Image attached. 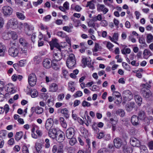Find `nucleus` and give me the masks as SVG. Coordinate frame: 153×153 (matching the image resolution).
I'll list each match as a JSON object with an SVG mask.
<instances>
[{
	"label": "nucleus",
	"instance_id": "nucleus-38",
	"mask_svg": "<svg viewBox=\"0 0 153 153\" xmlns=\"http://www.w3.org/2000/svg\"><path fill=\"white\" fill-rule=\"evenodd\" d=\"M123 151L125 153H131L132 152V149L130 147H125L123 149Z\"/></svg>",
	"mask_w": 153,
	"mask_h": 153
},
{
	"label": "nucleus",
	"instance_id": "nucleus-19",
	"mask_svg": "<svg viewBox=\"0 0 153 153\" xmlns=\"http://www.w3.org/2000/svg\"><path fill=\"white\" fill-rule=\"evenodd\" d=\"M43 64L45 68H49L51 66V61L48 59H45L43 62Z\"/></svg>",
	"mask_w": 153,
	"mask_h": 153
},
{
	"label": "nucleus",
	"instance_id": "nucleus-50",
	"mask_svg": "<svg viewBox=\"0 0 153 153\" xmlns=\"http://www.w3.org/2000/svg\"><path fill=\"white\" fill-rule=\"evenodd\" d=\"M123 66L125 68V69L128 71H130V67L129 65L125 62H123Z\"/></svg>",
	"mask_w": 153,
	"mask_h": 153
},
{
	"label": "nucleus",
	"instance_id": "nucleus-45",
	"mask_svg": "<svg viewBox=\"0 0 153 153\" xmlns=\"http://www.w3.org/2000/svg\"><path fill=\"white\" fill-rule=\"evenodd\" d=\"M70 139V140L69 141V143L71 146L74 145L76 142V140L75 137H72Z\"/></svg>",
	"mask_w": 153,
	"mask_h": 153
},
{
	"label": "nucleus",
	"instance_id": "nucleus-9",
	"mask_svg": "<svg viewBox=\"0 0 153 153\" xmlns=\"http://www.w3.org/2000/svg\"><path fill=\"white\" fill-rule=\"evenodd\" d=\"M141 93L143 96L146 98H149L152 94L150 91L146 87H143L141 89Z\"/></svg>",
	"mask_w": 153,
	"mask_h": 153
},
{
	"label": "nucleus",
	"instance_id": "nucleus-7",
	"mask_svg": "<svg viewBox=\"0 0 153 153\" xmlns=\"http://www.w3.org/2000/svg\"><path fill=\"white\" fill-rule=\"evenodd\" d=\"M53 56L54 61L57 62L60 60L62 58V55L61 51V49L59 50L54 49L53 53Z\"/></svg>",
	"mask_w": 153,
	"mask_h": 153
},
{
	"label": "nucleus",
	"instance_id": "nucleus-10",
	"mask_svg": "<svg viewBox=\"0 0 153 153\" xmlns=\"http://www.w3.org/2000/svg\"><path fill=\"white\" fill-rule=\"evenodd\" d=\"M24 30L25 33L28 35H30L31 34V31L33 30V27L32 26L29 25L27 23H24Z\"/></svg>",
	"mask_w": 153,
	"mask_h": 153
},
{
	"label": "nucleus",
	"instance_id": "nucleus-17",
	"mask_svg": "<svg viewBox=\"0 0 153 153\" xmlns=\"http://www.w3.org/2000/svg\"><path fill=\"white\" fill-rule=\"evenodd\" d=\"M114 146L117 148H119L122 146V142L121 140L119 138H115L114 140Z\"/></svg>",
	"mask_w": 153,
	"mask_h": 153
},
{
	"label": "nucleus",
	"instance_id": "nucleus-56",
	"mask_svg": "<svg viewBox=\"0 0 153 153\" xmlns=\"http://www.w3.org/2000/svg\"><path fill=\"white\" fill-rule=\"evenodd\" d=\"M91 104L86 101L85 100H84L82 103V105L83 107H89L91 106Z\"/></svg>",
	"mask_w": 153,
	"mask_h": 153
},
{
	"label": "nucleus",
	"instance_id": "nucleus-14",
	"mask_svg": "<svg viewBox=\"0 0 153 153\" xmlns=\"http://www.w3.org/2000/svg\"><path fill=\"white\" fill-rule=\"evenodd\" d=\"M7 39L12 38L14 40H16L18 37V36L16 33L14 31L7 32Z\"/></svg>",
	"mask_w": 153,
	"mask_h": 153
},
{
	"label": "nucleus",
	"instance_id": "nucleus-51",
	"mask_svg": "<svg viewBox=\"0 0 153 153\" xmlns=\"http://www.w3.org/2000/svg\"><path fill=\"white\" fill-rule=\"evenodd\" d=\"M62 74L65 78L68 75V72L67 70L63 68H62Z\"/></svg>",
	"mask_w": 153,
	"mask_h": 153
},
{
	"label": "nucleus",
	"instance_id": "nucleus-15",
	"mask_svg": "<svg viewBox=\"0 0 153 153\" xmlns=\"http://www.w3.org/2000/svg\"><path fill=\"white\" fill-rule=\"evenodd\" d=\"M53 121L51 118L48 119L46 121L45 124V127L46 129L48 130H50L53 125Z\"/></svg>",
	"mask_w": 153,
	"mask_h": 153
},
{
	"label": "nucleus",
	"instance_id": "nucleus-34",
	"mask_svg": "<svg viewBox=\"0 0 153 153\" xmlns=\"http://www.w3.org/2000/svg\"><path fill=\"white\" fill-rule=\"evenodd\" d=\"M116 114L120 116L123 117L125 115V112L122 109H119L117 110L116 112Z\"/></svg>",
	"mask_w": 153,
	"mask_h": 153
},
{
	"label": "nucleus",
	"instance_id": "nucleus-55",
	"mask_svg": "<svg viewBox=\"0 0 153 153\" xmlns=\"http://www.w3.org/2000/svg\"><path fill=\"white\" fill-rule=\"evenodd\" d=\"M56 35L58 36H60L62 38H65L66 36V34L62 31L58 32Z\"/></svg>",
	"mask_w": 153,
	"mask_h": 153
},
{
	"label": "nucleus",
	"instance_id": "nucleus-2",
	"mask_svg": "<svg viewBox=\"0 0 153 153\" xmlns=\"http://www.w3.org/2000/svg\"><path fill=\"white\" fill-rule=\"evenodd\" d=\"M11 46V47L8 50L9 54L11 56L15 57L18 56L19 53V51L16 47V43L12 44Z\"/></svg>",
	"mask_w": 153,
	"mask_h": 153
},
{
	"label": "nucleus",
	"instance_id": "nucleus-3",
	"mask_svg": "<svg viewBox=\"0 0 153 153\" xmlns=\"http://www.w3.org/2000/svg\"><path fill=\"white\" fill-rule=\"evenodd\" d=\"M18 24V21L16 19L12 18L9 20L7 23V29H15L17 27Z\"/></svg>",
	"mask_w": 153,
	"mask_h": 153
},
{
	"label": "nucleus",
	"instance_id": "nucleus-64",
	"mask_svg": "<svg viewBox=\"0 0 153 153\" xmlns=\"http://www.w3.org/2000/svg\"><path fill=\"white\" fill-rule=\"evenodd\" d=\"M58 147L57 145H54L53 146L52 149V152L53 153H56L58 150Z\"/></svg>",
	"mask_w": 153,
	"mask_h": 153
},
{
	"label": "nucleus",
	"instance_id": "nucleus-22",
	"mask_svg": "<svg viewBox=\"0 0 153 153\" xmlns=\"http://www.w3.org/2000/svg\"><path fill=\"white\" fill-rule=\"evenodd\" d=\"M6 50L5 45L2 43H0V56H4Z\"/></svg>",
	"mask_w": 153,
	"mask_h": 153
},
{
	"label": "nucleus",
	"instance_id": "nucleus-37",
	"mask_svg": "<svg viewBox=\"0 0 153 153\" xmlns=\"http://www.w3.org/2000/svg\"><path fill=\"white\" fill-rule=\"evenodd\" d=\"M73 26H64L63 27V29L68 33H71L72 32L71 29L73 28Z\"/></svg>",
	"mask_w": 153,
	"mask_h": 153
},
{
	"label": "nucleus",
	"instance_id": "nucleus-57",
	"mask_svg": "<svg viewBox=\"0 0 153 153\" xmlns=\"http://www.w3.org/2000/svg\"><path fill=\"white\" fill-rule=\"evenodd\" d=\"M104 8L105 6L103 5L99 4L97 6V9L99 11H102Z\"/></svg>",
	"mask_w": 153,
	"mask_h": 153
},
{
	"label": "nucleus",
	"instance_id": "nucleus-28",
	"mask_svg": "<svg viewBox=\"0 0 153 153\" xmlns=\"http://www.w3.org/2000/svg\"><path fill=\"white\" fill-rule=\"evenodd\" d=\"M23 48H21L19 49V53L21 54H25L26 55L27 52V46H23Z\"/></svg>",
	"mask_w": 153,
	"mask_h": 153
},
{
	"label": "nucleus",
	"instance_id": "nucleus-4",
	"mask_svg": "<svg viewBox=\"0 0 153 153\" xmlns=\"http://www.w3.org/2000/svg\"><path fill=\"white\" fill-rule=\"evenodd\" d=\"M123 100L126 101L131 100L133 98V95L131 91L127 90L124 91L122 94Z\"/></svg>",
	"mask_w": 153,
	"mask_h": 153
},
{
	"label": "nucleus",
	"instance_id": "nucleus-18",
	"mask_svg": "<svg viewBox=\"0 0 153 153\" xmlns=\"http://www.w3.org/2000/svg\"><path fill=\"white\" fill-rule=\"evenodd\" d=\"M58 90V85L56 83H53L51 84L49 86V91L54 92L57 91Z\"/></svg>",
	"mask_w": 153,
	"mask_h": 153
},
{
	"label": "nucleus",
	"instance_id": "nucleus-21",
	"mask_svg": "<svg viewBox=\"0 0 153 153\" xmlns=\"http://www.w3.org/2000/svg\"><path fill=\"white\" fill-rule=\"evenodd\" d=\"M52 68L55 71H59L60 69V66L59 65L56 61L54 60H52L51 62V66Z\"/></svg>",
	"mask_w": 153,
	"mask_h": 153
},
{
	"label": "nucleus",
	"instance_id": "nucleus-30",
	"mask_svg": "<svg viewBox=\"0 0 153 153\" xmlns=\"http://www.w3.org/2000/svg\"><path fill=\"white\" fill-rule=\"evenodd\" d=\"M35 110L37 114H40L43 112V109L42 108L39 106H37L35 108Z\"/></svg>",
	"mask_w": 153,
	"mask_h": 153
},
{
	"label": "nucleus",
	"instance_id": "nucleus-41",
	"mask_svg": "<svg viewBox=\"0 0 153 153\" xmlns=\"http://www.w3.org/2000/svg\"><path fill=\"white\" fill-rule=\"evenodd\" d=\"M101 49V46H100L99 44L97 43H95V46L94 47L93 51L94 52H96L100 50Z\"/></svg>",
	"mask_w": 153,
	"mask_h": 153
},
{
	"label": "nucleus",
	"instance_id": "nucleus-8",
	"mask_svg": "<svg viewBox=\"0 0 153 153\" xmlns=\"http://www.w3.org/2000/svg\"><path fill=\"white\" fill-rule=\"evenodd\" d=\"M58 42V40L57 39L55 38L52 39V40L49 42L51 50H52L53 49L54 47L56 48L57 50L61 49V46L59 44Z\"/></svg>",
	"mask_w": 153,
	"mask_h": 153
},
{
	"label": "nucleus",
	"instance_id": "nucleus-60",
	"mask_svg": "<svg viewBox=\"0 0 153 153\" xmlns=\"http://www.w3.org/2000/svg\"><path fill=\"white\" fill-rule=\"evenodd\" d=\"M48 97V95L45 93H42L41 95V98L44 100H46Z\"/></svg>",
	"mask_w": 153,
	"mask_h": 153
},
{
	"label": "nucleus",
	"instance_id": "nucleus-5",
	"mask_svg": "<svg viewBox=\"0 0 153 153\" xmlns=\"http://www.w3.org/2000/svg\"><path fill=\"white\" fill-rule=\"evenodd\" d=\"M36 77L34 73H32L28 76V81L29 85L31 86H34L36 83Z\"/></svg>",
	"mask_w": 153,
	"mask_h": 153
},
{
	"label": "nucleus",
	"instance_id": "nucleus-16",
	"mask_svg": "<svg viewBox=\"0 0 153 153\" xmlns=\"http://www.w3.org/2000/svg\"><path fill=\"white\" fill-rule=\"evenodd\" d=\"M6 87L7 88L6 90L7 92L10 93V94H13L15 92V91L14 89V85L12 84H8L6 85Z\"/></svg>",
	"mask_w": 153,
	"mask_h": 153
},
{
	"label": "nucleus",
	"instance_id": "nucleus-63",
	"mask_svg": "<svg viewBox=\"0 0 153 153\" xmlns=\"http://www.w3.org/2000/svg\"><path fill=\"white\" fill-rule=\"evenodd\" d=\"M4 109L5 114H7L9 110V105L7 104H6L4 106Z\"/></svg>",
	"mask_w": 153,
	"mask_h": 153
},
{
	"label": "nucleus",
	"instance_id": "nucleus-13",
	"mask_svg": "<svg viewBox=\"0 0 153 153\" xmlns=\"http://www.w3.org/2000/svg\"><path fill=\"white\" fill-rule=\"evenodd\" d=\"M74 129L71 127L68 128L66 131V136L67 137L70 139L74 137Z\"/></svg>",
	"mask_w": 153,
	"mask_h": 153
},
{
	"label": "nucleus",
	"instance_id": "nucleus-44",
	"mask_svg": "<svg viewBox=\"0 0 153 153\" xmlns=\"http://www.w3.org/2000/svg\"><path fill=\"white\" fill-rule=\"evenodd\" d=\"M88 25L89 27H92L96 29L95 25L94 22L92 20H90L88 22Z\"/></svg>",
	"mask_w": 153,
	"mask_h": 153
},
{
	"label": "nucleus",
	"instance_id": "nucleus-53",
	"mask_svg": "<svg viewBox=\"0 0 153 153\" xmlns=\"http://www.w3.org/2000/svg\"><path fill=\"white\" fill-rule=\"evenodd\" d=\"M49 131L48 133H52L56 135L58 131H56V129L55 128H53L52 129H50V130H48Z\"/></svg>",
	"mask_w": 153,
	"mask_h": 153
},
{
	"label": "nucleus",
	"instance_id": "nucleus-62",
	"mask_svg": "<svg viewBox=\"0 0 153 153\" xmlns=\"http://www.w3.org/2000/svg\"><path fill=\"white\" fill-rule=\"evenodd\" d=\"M148 145L150 149H153V141H151L149 142Z\"/></svg>",
	"mask_w": 153,
	"mask_h": 153
},
{
	"label": "nucleus",
	"instance_id": "nucleus-49",
	"mask_svg": "<svg viewBox=\"0 0 153 153\" xmlns=\"http://www.w3.org/2000/svg\"><path fill=\"white\" fill-rule=\"evenodd\" d=\"M23 153H29L28 149L25 145H23L22 147Z\"/></svg>",
	"mask_w": 153,
	"mask_h": 153
},
{
	"label": "nucleus",
	"instance_id": "nucleus-20",
	"mask_svg": "<svg viewBox=\"0 0 153 153\" xmlns=\"http://www.w3.org/2000/svg\"><path fill=\"white\" fill-rule=\"evenodd\" d=\"M152 119L153 118L152 117L149 116L147 117L146 116L141 120L143 121V123L145 125L147 126L149 124L150 121H152Z\"/></svg>",
	"mask_w": 153,
	"mask_h": 153
},
{
	"label": "nucleus",
	"instance_id": "nucleus-52",
	"mask_svg": "<svg viewBox=\"0 0 153 153\" xmlns=\"http://www.w3.org/2000/svg\"><path fill=\"white\" fill-rule=\"evenodd\" d=\"M82 92L80 91H77L74 94V96L75 97H79L82 96Z\"/></svg>",
	"mask_w": 153,
	"mask_h": 153
},
{
	"label": "nucleus",
	"instance_id": "nucleus-12",
	"mask_svg": "<svg viewBox=\"0 0 153 153\" xmlns=\"http://www.w3.org/2000/svg\"><path fill=\"white\" fill-rule=\"evenodd\" d=\"M130 144L133 146L139 147L140 146V142L136 138L133 137L131 138L130 140Z\"/></svg>",
	"mask_w": 153,
	"mask_h": 153
},
{
	"label": "nucleus",
	"instance_id": "nucleus-36",
	"mask_svg": "<svg viewBox=\"0 0 153 153\" xmlns=\"http://www.w3.org/2000/svg\"><path fill=\"white\" fill-rule=\"evenodd\" d=\"M139 42L142 45V46L145 47L147 46L145 39L143 38H140L139 39Z\"/></svg>",
	"mask_w": 153,
	"mask_h": 153
},
{
	"label": "nucleus",
	"instance_id": "nucleus-54",
	"mask_svg": "<svg viewBox=\"0 0 153 153\" xmlns=\"http://www.w3.org/2000/svg\"><path fill=\"white\" fill-rule=\"evenodd\" d=\"M82 63L83 64L84 67H86L87 64H89V62L87 61L86 58H83L82 60Z\"/></svg>",
	"mask_w": 153,
	"mask_h": 153
},
{
	"label": "nucleus",
	"instance_id": "nucleus-39",
	"mask_svg": "<svg viewBox=\"0 0 153 153\" xmlns=\"http://www.w3.org/2000/svg\"><path fill=\"white\" fill-rule=\"evenodd\" d=\"M19 42L23 46H27V43L24 39L22 38L20 39L19 40Z\"/></svg>",
	"mask_w": 153,
	"mask_h": 153
},
{
	"label": "nucleus",
	"instance_id": "nucleus-26",
	"mask_svg": "<svg viewBox=\"0 0 153 153\" xmlns=\"http://www.w3.org/2000/svg\"><path fill=\"white\" fill-rule=\"evenodd\" d=\"M135 101L137 104L139 105H140L142 101V98L139 95H135L134 97Z\"/></svg>",
	"mask_w": 153,
	"mask_h": 153
},
{
	"label": "nucleus",
	"instance_id": "nucleus-1",
	"mask_svg": "<svg viewBox=\"0 0 153 153\" xmlns=\"http://www.w3.org/2000/svg\"><path fill=\"white\" fill-rule=\"evenodd\" d=\"M76 63V61L74 55L72 53L70 54L66 62L67 66L69 68H71L74 66Z\"/></svg>",
	"mask_w": 153,
	"mask_h": 153
},
{
	"label": "nucleus",
	"instance_id": "nucleus-46",
	"mask_svg": "<svg viewBox=\"0 0 153 153\" xmlns=\"http://www.w3.org/2000/svg\"><path fill=\"white\" fill-rule=\"evenodd\" d=\"M105 135L103 132H101L97 134V137L99 139H101L103 137H104Z\"/></svg>",
	"mask_w": 153,
	"mask_h": 153
},
{
	"label": "nucleus",
	"instance_id": "nucleus-23",
	"mask_svg": "<svg viewBox=\"0 0 153 153\" xmlns=\"http://www.w3.org/2000/svg\"><path fill=\"white\" fill-rule=\"evenodd\" d=\"M137 116L134 115H133L131 118V122L134 126H137L138 124V120Z\"/></svg>",
	"mask_w": 153,
	"mask_h": 153
},
{
	"label": "nucleus",
	"instance_id": "nucleus-61",
	"mask_svg": "<svg viewBox=\"0 0 153 153\" xmlns=\"http://www.w3.org/2000/svg\"><path fill=\"white\" fill-rule=\"evenodd\" d=\"M100 25L102 26L106 27L108 25V22L106 21L105 20H103L100 23Z\"/></svg>",
	"mask_w": 153,
	"mask_h": 153
},
{
	"label": "nucleus",
	"instance_id": "nucleus-31",
	"mask_svg": "<svg viewBox=\"0 0 153 153\" xmlns=\"http://www.w3.org/2000/svg\"><path fill=\"white\" fill-rule=\"evenodd\" d=\"M30 93L31 97L33 98L36 97L38 94L37 90L35 89H31Z\"/></svg>",
	"mask_w": 153,
	"mask_h": 153
},
{
	"label": "nucleus",
	"instance_id": "nucleus-58",
	"mask_svg": "<svg viewBox=\"0 0 153 153\" xmlns=\"http://www.w3.org/2000/svg\"><path fill=\"white\" fill-rule=\"evenodd\" d=\"M64 97V95L63 94H61L58 95L57 97V99L59 101L62 100Z\"/></svg>",
	"mask_w": 153,
	"mask_h": 153
},
{
	"label": "nucleus",
	"instance_id": "nucleus-59",
	"mask_svg": "<svg viewBox=\"0 0 153 153\" xmlns=\"http://www.w3.org/2000/svg\"><path fill=\"white\" fill-rule=\"evenodd\" d=\"M42 2V0H38L37 2H33V5L35 6H37L38 5L41 4Z\"/></svg>",
	"mask_w": 153,
	"mask_h": 153
},
{
	"label": "nucleus",
	"instance_id": "nucleus-47",
	"mask_svg": "<svg viewBox=\"0 0 153 153\" xmlns=\"http://www.w3.org/2000/svg\"><path fill=\"white\" fill-rule=\"evenodd\" d=\"M143 54L144 56H150L152 55V53L149 50L145 49L144 50L143 52Z\"/></svg>",
	"mask_w": 153,
	"mask_h": 153
},
{
	"label": "nucleus",
	"instance_id": "nucleus-43",
	"mask_svg": "<svg viewBox=\"0 0 153 153\" xmlns=\"http://www.w3.org/2000/svg\"><path fill=\"white\" fill-rule=\"evenodd\" d=\"M42 148V145L40 143H36L35 144L36 150L38 152H39L40 151Z\"/></svg>",
	"mask_w": 153,
	"mask_h": 153
},
{
	"label": "nucleus",
	"instance_id": "nucleus-11",
	"mask_svg": "<svg viewBox=\"0 0 153 153\" xmlns=\"http://www.w3.org/2000/svg\"><path fill=\"white\" fill-rule=\"evenodd\" d=\"M56 139L59 143L62 142L64 140L65 135L64 133L62 131H58L57 133Z\"/></svg>",
	"mask_w": 153,
	"mask_h": 153
},
{
	"label": "nucleus",
	"instance_id": "nucleus-25",
	"mask_svg": "<svg viewBox=\"0 0 153 153\" xmlns=\"http://www.w3.org/2000/svg\"><path fill=\"white\" fill-rule=\"evenodd\" d=\"M146 116V113L144 111L140 110L139 111L138 113L137 117L139 120H142Z\"/></svg>",
	"mask_w": 153,
	"mask_h": 153
},
{
	"label": "nucleus",
	"instance_id": "nucleus-24",
	"mask_svg": "<svg viewBox=\"0 0 153 153\" xmlns=\"http://www.w3.org/2000/svg\"><path fill=\"white\" fill-rule=\"evenodd\" d=\"M135 103L134 102H131L127 104L126 106V110L128 111H131L133 108L134 107Z\"/></svg>",
	"mask_w": 153,
	"mask_h": 153
},
{
	"label": "nucleus",
	"instance_id": "nucleus-33",
	"mask_svg": "<svg viewBox=\"0 0 153 153\" xmlns=\"http://www.w3.org/2000/svg\"><path fill=\"white\" fill-rule=\"evenodd\" d=\"M140 153H148L147 148L144 145H142L140 147Z\"/></svg>",
	"mask_w": 153,
	"mask_h": 153
},
{
	"label": "nucleus",
	"instance_id": "nucleus-29",
	"mask_svg": "<svg viewBox=\"0 0 153 153\" xmlns=\"http://www.w3.org/2000/svg\"><path fill=\"white\" fill-rule=\"evenodd\" d=\"M60 112L64 115V116L66 118H68L69 117L68 111L67 108H65L62 109L61 110Z\"/></svg>",
	"mask_w": 153,
	"mask_h": 153
},
{
	"label": "nucleus",
	"instance_id": "nucleus-42",
	"mask_svg": "<svg viewBox=\"0 0 153 153\" xmlns=\"http://www.w3.org/2000/svg\"><path fill=\"white\" fill-rule=\"evenodd\" d=\"M92 127L93 129L95 132H99V129L97 128V124L96 123H94L92 126Z\"/></svg>",
	"mask_w": 153,
	"mask_h": 153
},
{
	"label": "nucleus",
	"instance_id": "nucleus-48",
	"mask_svg": "<svg viewBox=\"0 0 153 153\" xmlns=\"http://www.w3.org/2000/svg\"><path fill=\"white\" fill-rule=\"evenodd\" d=\"M86 7H89L90 8L93 9L94 8V4L91 1H88L87 2Z\"/></svg>",
	"mask_w": 153,
	"mask_h": 153
},
{
	"label": "nucleus",
	"instance_id": "nucleus-40",
	"mask_svg": "<svg viewBox=\"0 0 153 153\" xmlns=\"http://www.w3.org/2000/svg\"><path fill=\"white\" fill-rule=\"evenodd\" d=\"M63 146L62 144H60L58 147L57 153H63Z\"/></svg>",
	"mask_w": 153,
	"mask_h": 153
},
{
	"label": "nucleus",
	"instance_id": "nucleus-32",
	"mask_svg": "<svg viewBox=\"0 0 153 153\" xmlns=\"http://www.w3.org/2000/svg\"><path fill=\"white\" fill-rule=\"evenodd\" d=\"M23 134L22 131L17 132L16 134L15 139L16 140L18 141L21 138Z\"/></svg>",
	"mask_w": 153,
	"mask_h": 153
},
{
	"label": "nucleus",
	"instance_id": "nucleus-27",
	"mask_svg": "<svg viewBox=\"0 0 153 153\" xmlns=\"http://www.w3.org/2000/svg\"><path fill=\"white\" fill-rule=\"evenodd\" d=\"M146 41L148 43L153 42V36L151 33L147 34Z\"/></svg>",
	"mask_w": 153,
	"mask_h": 153
},
{
	"label": "nucleus",
	"instance_id": "nucleus-6",
	"mask_svg": "<svg viewBox=\"0 0 153 153\" xmlns=\"http://www.w3.org/2000/svg\"><path fill=\"white\" fill-rule=\"evenodd\" d=\"M2 12L4 15L6 16H10L12 13L13 9L8 6H4L2 8Z\"/></svg>",
	"mask_w": 153,
	"mask_h": 153
},
{
	"label": "nucleus",
	"instance_id": "nucleus-35",
	"mask_svg": "<svg viewBox=\"0 0 153 153\" xmlns=\"http://www.w3.org/2000/svg\"><path fill=\"white\" fill-rule=\"evenodd\" d=\"M16 14L17 17L21 20H24L25 18V16L24 14L21 13L17 12L16 13Z\"/></svg>",
	"mask_w": 153,
	"mask_h": 153
}]
</instances>
